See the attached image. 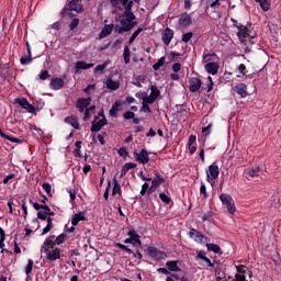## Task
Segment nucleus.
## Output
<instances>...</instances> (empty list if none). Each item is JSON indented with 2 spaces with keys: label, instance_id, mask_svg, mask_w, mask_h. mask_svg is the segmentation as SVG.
Instances as JSON below:
<instances>
[{
  "label": "nucleus",
  "instance_id": "obj_1",
  "mask_svg": "<svg viewBox=\"0 0 281 281\" xmlns=\"http://www.w3.org/2000/svg\"><path fill=\"white\" fill-rule=\"evenodd\" d=\"M41 252L46 254V258L47 260H50V262L60 260V248L56 247V244L54 243V236H49L45 239L41 247Z\"/></svg>",
  "mask_w": 281,
  "mask_h": 281
},
{
  "label": "nucleus",
  "instance_id": "obj_2",
  "mask_svg": "<svg viewBox=\"0 0 281 281\" xmlns=\"http://www.w3.org/2000/svg\"><path fill=\"white\" fill-rule=\"evenodd\" d=\"M136 25L137 22H135V14H133V11H127L121 20V26H115L114 32H117V34H124V32H131V30Z\"/></svg>",
  "mask_w": 281,
  "mask_h": 281
},
{
  "label": "nucleus",
  "instance_id": "obj_3",
  "mask_svg": "<svg viewBox=\"0 0 281 281\" xmlns=\"http://www.w3.org/2000/svg\"><path fill=\"white\" fill-rule=\"evenodd\" d=\"M237 36L241 43H245L247 38H256V31L251 29V25L245 26L239 24V26H237Z\"/></svg>",
  "mask_w": 281,
  "mask_h": 281
},
{
  "label": "nucleus",
  "instance_id": "obj_4",
  "mask_svg": "<svg viewBox=\"0 0 281 281\" xmlns=\"http://www.w3.org/2000/svg\"><path fill=\"white\" fill-rule=\"evenodd\" d=\"M218 175H221V169L218 168V165H216V162H213L211 166H209V169L206 170V179L209 183H214V181L218 179Z\"/></svg>",
  "mask_w": 281,
  "mask_h": 281
},
{
  "label": "nucleus",
  "instance_id": "obj_5",
  "mask_svg": "<svg viewBox=\"0 0 281 281\" xmlns=\"http://www.w3.org/2000/svg\"><path fill=\"white\" fill-rule=\"evenodd\" d=\"M89 104H91V98H81L77 101V109H79L80 113H85V121L89 120V109H87Z\"/></svg>",
  "mask_w": 281,
  "mask_h": 281
},
{
  "label": "nucleus",
  "instance_id": "obj_6",
  "mask_svg": "<svg viewBox=\"0 0 281 281\" xmlns=\"http://www.w3.org/2000/svg\"><path fill=\"white\" fill-rule=\"evenodd\" d=\"M147 255L151 260H165V258H168V255H166L165 251H161L153 246L147 247Z\"/></svg>",
  "mask_w": 281,
  "mask_h": 281
},
{
  "label": "nucleus",
  "instance_id": "obj_7",
  "mask_svg": "<svg viewBox=\"0 0 281 281\" xmlns=\"http://www.w3.org/2000/svg\"><path fill=\"white\" fill-rule=\"evenodd\" d=\"M103 126H106V117H104V115H100L92 122L91 132L99 133V131H102Z\"/></svg>",
  "mask_w": 281,
  "mask_h": 281
},
{
  "label": "nucleus",
  "instance_id": "obj_8",
  "mask_svg": "<svg viewBox=\"0 0 281 281\" xmlns=\"http://www.w3.org/2000/svg\"><path fill=\"white\" fill-rule=\"evenodd\" d=\"M237 273L232 281H247L246 274L251 276L246 266H236Z\"/></svg>",
  "mask_w": 281,
  "mask_h": 281
},
{
  "label": "nucleus",
  "instance_id": "obj_9",
  "mask_svg": "<svg viewBox=\"0 0 281 281\" xmlns=\"http://www.w3.org/2000/svg\"><path fill=\"white\" fill-rule=\"evenodd\" d=\"M203 82L201 81L200 78L192 77L189 79V90L191 93H196V91H201Z\"/></svg>",
  "mask_w": 281,
  "mask_h": 281
},
{
  "label": "nucleus",
  "instance_id": "obj_10",
  "mask_svg": "<svg viewBox=\"0 0 281 281\" xmlns=\"http://www.w3.org/2000/svg\"><path fill=\"white\" fill-rule=\"evenodd\" d=\"M190 238H193L195 243H199L200 245H203L205 243V235L201 233V231H198L195 228H191L189 232Z\"/></svg>",
  "mask_w": 281,
  "mask_h": 281
},
{
  "label": "nucleus",
  "instance_id": "obj_11",
  "mask_svg": "<svg viewBox=\"0 0 281 281\" xmlns=\"http://www.w3.org/2000/svg\"><path fill=\"white\" fill-rule=\"evenodd\" d=\"M134 158L138 164H148V161H150L148 150L146 149H142L140 153L134 151Z\"/></svg>",
  "mask_w": 281,
  "mask_h": 281
},
{
  "label": "nucleus",
  "instance_id": "obj_12",
  "mask_svg": "<svg viewBox=\"0 0 281 281\" xmlns=\"http://www.w3.org/2000/svg\"><path fill=\"white\" fill-rule=\"evenodd\" d=\"M15 103L20 104L22 109H25L27 113H34V105L30 104V101L25 98H18L15 99Z\"/></svg>",
  "mask_w": 281,
  "mask_h": 281
},
{
  "label": "nucleus",
  "instance_id": "obj_13",
  "mask_svg": "<svg viewBox=\"0 0 281 281\" xmlns=\"http://www.w3.org/2000/svg\"><path fill=\"white\" fill-rule=\"evenodd\" d=\"M195 260H201L200 265L202 267H214V263H212V260L205 256L204 251H199Z\"/></svg>",
  "mask_w": 281,
  "mask_h": 281
},
{
  "label": "nucleus",
  "instance_id": "obj_14",
  "mask_svg": "<svg viewBox=\"0 0 281 281\" xmlns=\"http://www.w3.org/2000/svg\"><path fill=\"white\" fill-rule=\"evenodd\" d=\"M172 38H175V31L167 27L162 33V42L165 43V45H170Z\"/></svg>",
  "mask_w": 281,
  "mask_h": 281
},
{
  "label": "nucleus",
  "instance_id": "obj_15",
  "mask_svg": "<svg viewBox=\"0 0 281 281\" xmlns=\"http://www.w3.org/2000/svg\"><path fill=\"white\" fill-rule=\"evenodd\" d=\"M179 25H181V27H190V25H192V16L188 13H182L179 19Z\"/></svg>",
  "mask_w": 281,
  "mask_h": 281
},
{
  "label": "nucleus",
  "instance_id": "obj_16",
  "mask_svg": "<svg viewBox=\"0 0 281 281\" xmlns=\"http://www.w3.org/2000/svg\"><path fill=\"white\" fill-rule=\"evenodd\" d=\"M234 91H236L240 98H247V95H249V92H247V85L245 83H237L234 87Z\"/></svg>",
  "mask_w": 281,
  "mask_h": 281
},
{
  "label": "nucleus",
  "instance_id": "obj_17",
  "mask_svg": "<svg viewBox=\"0 0 281 281\" xmlns=\"http://www.w3.org/2000/svg\"><path fill=\"white\" fill-rule=\"evenodd\" d=\"M93 64H88L87 61L79 60L75 64V71L76 74H80L82 70L91 69Z\"/></svg>",
  "mask_w": 281,
  "mask_h": 281
},
{
  "label": "nucleus",
  "instance_id": "obj_18",
  "mask_svg": "<svg viewBox=\"0 0 281 281\" xmlns=\"http://www.w3.org/2000/svg\"><path fill=\"white\" fill-rule=\"evenodd\" d=\"M63 87H65V80L60 78H53L50 80V89H53L54 91H60Z\"/></svg>",
  "mask_w": 281,
  "mask_h": 281
},
{
  "label": "nucleus",
  "instance_id": "obj_19",
  "mask_svg": "<svg viewBox=\"0 0 281 281\" xmlns=\"http://www.w3.org/2000/svg\"><path fill=\"white\" fill-rule=\"evenodd\" d=\"M204 69L205 71H207V74H211L212 76H216V74H218V64L214 61H210L205 64Z\"/></svg>",
  "mask_w": 281,
  "mask_h": 281
},
{
  "label": "nucleus",
  "instance_id": "obj_20",
  "mask_svg": "<svg viewBox=\"0 0 281 281\" xmlns=\"http://www.w3.org/2000/svg\"><path fill=\"white\" fill-rule=\"evenodd\" d=\"M68 8L72 12H82V0H71Z\"/></svg>",
  "mask_w": 281,
  "mask_h": 281
},
{
  "label": "nucleus",
  "instance_id": "obj_21",
  "mask_svg": "<svg viewBox=\"0 0 281 281\" xmlns=\"http://www.w3.org/2000/svg\"><path fill=\"white\" fill-rule=\"evenodd\" d=\"M105 85L111 91H117V89H120V81L113 80L111 77L106 79Z\"/></svg>",
  "mask_w": 281,
  "mask_h": 281
},
{
  "label": "nucleus",
  "instance_id": "obj_22",
  "mask_svg": "<svg viewBox=\"0 0 281 281\" xmlns=\"http://www.w3.org/2000/svg\"><path fill=\"white\" fill-rule=\"evenodd\" d=\"M114 27L115 25L113 24H105L100 32V38H106V36H109L113 32Z\"/></svg>",
  "mask_w": 281,
  "mask_h": 281
},
{
  "label": "nucleus",
  "instance_id": "obj_23",
  "mask_svg": "<svg viewBox=\"0 0 281 281\" xmlns=\"http://www.w3.org/2000/svg\"><path fill=\"white\" fill-rule=\"evenodd\" d=\"M80 221H87V217H85V212H79L71 217V225L76 227L80 223Z\"/></svg>",
  "mask_w": 281,
  "mask_h": 281
},
{
  "label": "nucleus",
  "instance_id": "obj_24",
  "mask_svg": "<svg viewBox=\"0 0 281 281\" xmlns=\"http://www.w3.org/2000/svg\"><path fill=\"white\" fill-rule=\"evenodd\" d=\"M207 251H213V254H218L220 256H223V250L221 249L220 245L216 244H206Z\"/></svg>",
  "mask_w": 281,
  "mask_h": 281
},
{
  "label": "nucleus",
  "instance_id": "obj_25",
  "mask_svg": "<svg viewBox=\"0 0 281 281\" xmlns=\"http://www.w3.org/2000/svg\"><path fill=\"white\" fill-rule=\"evenodd\" d=\"M65 122L67 124H70V126H72V128H76V131H80V123H78V119L69 116L65 119Z\"/></svg>",
  "mask_w": 281,
  "mask_h": 281
},
{
  "label": "nucleus",
  "instance_id": "obj_26",
  "mask_svg": "<svg viewBox=\"0 0 281 281\" xmlns=\"http://www.w3.org/2000/svg\"><path fill=\"white\" fill-rule=\"evenodd\" d=\"M111 65V60H105L103 64L95 66L93 74H104V69H106Z\"/></svg>",
  "mask_w": 281,
  "mask_h": 281
},
{
  "label": "nucleus",
  "instance_id": "obj_27",
  "mask_svg": "<svg viewBox=\"0 0 281 281\" xmlns=\"http://www.w3.org/2000/svg\"><path fill=\"white\" fill-rule=\"evenodd\" d=\"M255 1L259 3L263 12H269V10H271V0H255Z\"/></svg>",
  "mask_w": 281,
  "mask_h": 281
},
{
  "label": "nucleus",
  "instance_id": "obj_28",
  "mask_svg": "<svg viewBox=\"0 0 281 281\" xmlns=\"http://www.w3.org/2000/svg\"><path fill=\"white\" fill-rule=\"evenodd\" d=\"M127 236H130L132 241L137 243V245L142 246V240H139V234H137L135 229H130Z\"/></svg>",
  "mask_w": 281,
  "mask_h": 281
},
{
  "label": "nucleus",
  "instance_id": "obj_29",
  "mask_svg": "<svg viewBox=\"0 0 281 281\" xmlns=\"http://www.w3.org/2000/svg\"><path fill=\"white\" fill-rule=\"evenodd\" d=\"M133 168H137V164L126 162L121 170V177L126 176V172H128V170H133Z\"/></svg>",
  "mask_w": 281,
  "mask_h": 281
},
{
  "label": "nucleus",
  "instance_id": "obj_30",
  "mask_svg": "<svg viewBox=\"0 0 281 281\" xmlns=\"http://www.w3.org/2000/svg\"><path fill=\"white\" fill-rule=\"evenodd\" d=\"M178 262L179 261H167L166 267L168 271H175V272L181 271V268H179Z\"/></svg>",
  "mask_w": 281,
  "mask_h": 281
},
{
  "label": "nucleus",
  "instance_id": "obj_31",
  "mask_svg": "<svg viewBox=\"0 0 281 281\" xmlns=\"http://www.w3.org/2000/svg\"><path fill=\"white\" fill-rule=\"evenodd\" d=\"M260 172V167H256L255 169H249L245 171L246 179H254V177H258Z\"/></svg>",
  "mask_w": 281,
  "mask_h": 281
},
{
  "label": "nucleus",
  "instance_id": "obj_32",
  "mask_svg": "<svg viewBox=\"0 0 281 281\" xmlns=\"http://www.w3.org/2000/svg\"><path fill=\"white\" fill-rule=\"evenodd\" d=\"M220 201L223 203V205H228L234 201V199H232V195L227 193H222L220 195Z\"/></svg>",
  "mask_w": 281,
  "mask_h": 281
},
{
  "label": "nucleus",
  "instance_id": "obj_33",
  "mask_svg": "<svg viewBox=\"0 0 281 281\" xmlns=\"http://www.w3.org/2000/svg\"><path fill=\"white\" fill-rule=\"evenodd\" d=\"M114 187L112 190V195L115 196V194H119V196H122V186H120V182H117V179L114 178Z\"/></svg>",
  "mask_w": 281,
  "mask_h": 281
},
{
  "label": "nucleus",
  "instance_id": "obj_34",
  "mask_svg": "<svg viewBox=\"0 0 281 281\" xmlns=\"http://www.w3.org/2000/svg\"><path fill=\"white\" fill-rule=\"evenodd\" d=\"M121 106L122 104H120V102L116 101L110 109V115H112V117H117V113H120Z\"/></svg>",
  "mask_w": 281,
  "mask_h": 281
},
{
  "label": "nucleus",
  "instance_id": "obj_35",
  "mask_svg": "<svg viewBox=\"0 0 281 281\" xmlns=\"http://www.w3.org/2000/svg\"><path fill=\"white\" fill-rule=\"evenodd\" d=\"M120 3L125 9L124 13H128V11L132 12L131 11V10H133V1L132 0H121Z\"/></svg>",
  "mask_w": 281,
  "mask_h": 281
},
{
  "label": "nucleus",
  "instance_id": "obj_36",
  "mask_svg": "<svg viewBox=\"0 0 281 281\" xmlns=\"http://www.w3.org/2000/svg\"><path fill=\"white\" fill-rule=\"evenodd\" d=\"M142 100L144 104H153L156 101L150 94L148 95L146 92L142 93Z\"/></svg>",
  "mask_w": 281,
  "mask_h": 281
},
{
  "label": "nucleus",
  "instance_id": "obj_37",
  "mask_svg": "<svg viewBox=\"0 0 281 281\" xmlns=\"http://www.w3.org/2000/svg\"><path fill=\"white\" fill-rule=\"evenodd\" d=\"M54 220L52 217L47 218V225L42 232V236H45V234H49L52 232V227H54Z\"/></svg>",
  "mask_w": 281,
  "mask_h": 281
},
{
  "label": "nucleus",
  "instance_id": "obj_38",
  "mask_svg": "<svg viewBox=\"0 0 281 281\" xmlns=\"http://www.w3.org/2000/svg\"><path fill=\"white\" fill-rule=\"evenodd\" d=\"M123 58H124L125 65H128V63H131V48H128V46L124 47Z\"/></svg>",
  "mask_w": 281,
  "mask_h": 281
},
{
  "label": "nucleus",
  "instance_id": "obj_39",
  "mask_svg": "<svg viewBox=\"0 0 281 281\" xmlns=\"http://www.w3.org/2000/svg\"><path fill=\"white\" fill-rule=\"evenodd\" d=\"M142 32H144V29L143 27H138L133 34L132 36L130 37V45H133V43H135V38H137L139 36V34H142Z\"/></svg>",
  "mask_w": 281,
  "mask_h": 281
},
{
  "label": "nucleus",
  "instance_id": "obj_40",
  "mask_svg": "<svg viewBox=\"0 0 281 281\" xmlns=\"http://www.w3.org/2000/svg\"><path fill=\"white\" fill-rule=\"evenodd\" d=\"M164 178L159 175H156V177L153 179V188H158V186H161L164 183Z\"/></svg>",
  "mask_w": 281,
  "mask_h": 281
},
{
  "label": "nucleus",
  "instance_id": "obj_41",
  "mask_svg": "<svg viewBox=\"0 0 281 281\" xmlns=\"http://www.w3.org/2000/svg\"><path fill=\"white\" fill-rule=\"evenodd\" d=\"M154 100H157V98H159V95H161V92L159 91V89L155 88V86H151L150 89V94H149Z\"/></svg>",
  "mask_w": 281,
  "mask_h": 281
},
{
  "label": "nucleus",
  "instance_id": "obj_42",
  "mask_svg": "<svg viewBox=\"0 0 281 281\" xmlns=\"http://www.w3.org/2000/svg\"><path fill=\"white\" fill-rule=\"evenodd\" d=\"M67 238V235L60 234L59 236H54V243L55 245H63L65 243V239Z\"/></svg>",
  "mask_w": 281,
  "mask_h": 281
},
{
  "label": "nucleus",
  "instance_id": "obj_43",
  "mask_svg": "<svg viewBox=\"0 0 281 281\" xmlns=\"http://www.w3.org/2000/svg\"><path fill=\"white\" fill-rule=\"evenodd\" d=\"M165 63L166 57H161L156 64H154L153 69H155V71L159 70L161 67H164Z\"/></svg>",
  "mask_w": 281,
  "mask_h": 281
},
{
  "label": "nucleus",
  "instance_id": "obj_44",
  "mask_svg": "<svg viewBox=\"0 0 281 281\" xmlns=\"http://www.w3.org/2000/svg\"><path fill=\"white\" fill-rule=\"evenodd\" d=\"M76 149L74 150L75 157H80V148H82V142L77 140L75 143Z\"/></svg>",
  "mask_w": 281,
  "mask_h": 281
},
{
  "label": "nucleus",
  "instance_id": "obj_45",
  "mask_svg": "<svg viewBox=\"0 0 281 281\" xmlns=\"http://www.w3.org/2000/svg\"><path fill=\"white\" fill-rule=\"evenodd\" d=\"M34 267V260L29 259L27 260V265L25 267V273L26 276H30V273H32V268Z\"/></svg>",
  "mask_w": 281,
  "mask_h": 281
},
{
  "label": "nucleus",
  "instance_id": "obj_46",
  "mask_svg": "<svg viewBox=\"0 0 281 281\" xmlns=\"http://www.w3.org/2000/svg\"><path fill=\"white\" fill-rule=\"evenodd\" d=\"M192 36H194V33L188 32L182 35V42L183 43H190Z\"/></svg>",
  "mask_w": 281,
  "mask_h": 281
},
{
  "label": "nucleus",
  "instance_id": "obj_47",
  "mask_svg": "<svg viewBox=\"0 0 281 281\" xmlns=\"http://www.w3.org/2000/svg\"><path fill=\"white\" fill-rule=\"evenodd\" d=\"M212 216H214V213L212 211H207L202 215V221L205 223V221H212Z\"/></svg>",
  "mask_w": 281,
  "mask_h": 281
},
{
  "label": "nucleus",
  "instance_id": "obj_48",
  "mask_svg": "<svg viewBox=\"0 0 281 281\" xmlns=\"http://www.w3.org/2000/svg\"><path fill=\"white\" fill-rule=\"evenodd\" d=\"M21 65H30L32 63V56H23L20 59Z\"/></svg>",
  "mask_w": 281,
  "mask_h": 281
},
{
  "label": "nucleus",
  "instance_id": "obj_49",
  "mask_svg": "<svg viewBox=\"0 0 281 281\" xmlns=\"http://www.w3.org/2000/svg\"><path fill=\"white\" fill-rule=\"evenodd\" d=\"M237 71H239V74H241V76H247V66H245V64H240L237 67Z\"/></svg>",
  "mask_w": 281,
  "mask_h": 281
},
{
  "label": "nucleus",
  "instance_id": "obj_50",
  "mask_svg": "<svg viewBox=\"0 0 281 281\" xmlns=\"http://www.w3.org/2000/svg\"><path fill=\"white\" fill-rule=\"evenodd\" d=\"M226 207L229 214H234L236 212V204H234V201L231 202L229 204H226Z\"/></svg>",
  "mask_w": 281,
  "mask_h": 281
},
{
  "label": "nucleus",
  "instance_id": "obj_51",
  "mask_svg": "<svg viewBox=\"0 0 281 281\" xmlns=\"http://www.w3.org/2000/svg\"><path fill=\"white\" fill-rule=\"evenodd\" d=\"M80 24V20L78 19H72L69 25L70 30H76V27H78V25Z\"/></svg>",
  "mask_w": 281,
  "mask_h": 281
},
{
  "label": "nucleus",
  "instance_id": "obj_52",
  "mask_svg": "<svg viewBox=\"0 0 281 281\" xmlns=\"http://www.w3.org/2000/svg\"><path fill=\"white\" fill-rule=\"evenodd\" d=\"M159 199L162 201V203H170V196H168L166 193H160Z\"/></svg>",
  "mask_w": 281,
  "mask_h": 281
},
{
  "label": "nucleus",
  "instance_id": "obj_53",
  "mask_svg": "<svg viewBox=\"0 0 281 281\" xmlns=\"http://www.w3.org/2000/svg\"><path fill=\"white\" fill-rule=\"evenodd\" d=\"M200 193L204 195V199H207V188L205 187V183H201Z\"/></svg>",
  "mask_w": 281,
  "mask_h": 281
},
{
  "label": "nucleus",
  "instance_id": "obj_54",
  "mask_svg": "<svg viewBox=\"0 0 281 281\" xmlns=\"http://www.w3.org/2000/svg\"><path fill=\"white\" fill-rule=\"evenodd\" d=\"M42 188H43V190L46 192V194H52V184H49V183H44L43 186H42Z\"/></svg>",
  "mask_w": 281,
  "mask_h": 281
},
{
  "label": "nucleus",
  "instance_id": "obj_55",
  "mask_svg": "<svg viewBox=\"0 0 281 281\" xmlns=\"http://www.w3.org/2000/svg\"><path fill=\"white\" fill-rule=\"evenodd\" d=\"M123 117L125 120H133L135 117V113L132 112V111H127V112L124 113Z\"/></svg>",
  "mask_w": 281,
  "mask_h": 281
},
{
  "label": "nucleus",
  "instance_id": "obj_56",
  "mask_svg": "<svg viewBox=\"0 0 281 281\" xmlns=\"http://www.w3.org/2000/svg\"><path fill=\"white\" fill-rule=\"evenodd\" d=\"M117 248L122 249L123 251H126L127 254H133V250L123 244H117Z\"/></svg>",
  "mask_w": 281,
  "mask_h": 281
},
{
  "label": "nucleus",
  "instance_id": "obj_57",
  "mask_svg": "<svg viewBox=\"0 0 281 281\" xmlns=\"http://www.w3.org/2000/svg\"><path fill=\"white\" fill-rule=\"evenodd\" d=\"M120 157H128V151L126 150V147H121L119 149Z\"/></svg>",
  "mask_w": 281,
  "mask_h": 281
},
{
  "label": "nucleus",
  "instance_id": "obj_58",
  "mask_svg": "<svg viewBox=\"0 0 281 281\" xmlns=\"http://www.w3.org/2000/svg\"><path fill=\"white\" fill-rule=\"evenodd\" d=\"M69 193V198H70V203H74V201H76V190L70 189L68 190Z\"/></svg>",
  "mask_w": 281,
  "mask_h": 281
},
{
  "label": "nucleus",
  "instance_id": "obj_59",
  "mask_svg": "<svg viewBox=\"0 0 281 281\" xmlns=\"http://www.w3.org/2000/svg\"><path fill=\"white\" fill-rule=\"evenodd\" d=\"M37 218H40L41 221H47L49 217H47V213H44L43 211H40L37 213Z\"/></svg>",
  "mask_w": 281,
  "mask_h": 281
},
{
  "label": "nucleus",
  "instance_id": "obj_60",
  "mask_svg": "<svg viewBox=\"0 0 281 281\" xmlns=\"http://www.w3.org/2000/svg\"><path fill=\"white\" fill-rule=\"evenodd\" d=\"M49 78V71L44 70L40 74V80H47Z\"/></svg>",
  "mask_w": 281,
  "mask_h": 281
},
{
  "label": "nucleus",
  "instance_id": "obj_61",
  "mask_svg": "<svg viewBox=\"0 0 281 281\" xmlns=\"http://www.w3.org/2000/svg\"><path fill=\"white\" fill-rule=\"evenodd\" d=\"M172 71H173L175 74H179V71H181V64L175 63V64L172 65Z\"/></svg>",
  "mask_w": 281,
  "mask_h": 281
},
{
  "label": "nucleus",
  "instance_id": "obj_62",
  "mask_svg": "<svg viewBox=\"0 0 281 281\" xmlns=\"http://www.w3.org/2000/svg\"><path fill=\"white\" fill-rule=\"evenodd\" d=\"M196 144V136L190 135L188 140V146H194Z\"/></svg>",
  "mask_w": 281,
  "mask_h": 281
},
{
  "label": "nucleus",
  "instance_id": "obj_63",
  "mask_svg": "<svg viewBox=\"0 0 281 281\" xmlns=\"http://www.w3.org/2000/svg\"><path fill=\"white\" fill-rule=\"evenodd\" d=\"M140 111H143L144 113H153V111L150 110V106H148L147 103H143Z\"/></svg>",
  "mask_w": 281,
  "mask_h": 281
},
{
  "label": "nucleus",
  "instance_id": "obj_64",
  "mask_svg": "<svg viewBox=\"0 0 281 281\" xmlns=\"http://www.w3.org/2000/svg\"><path fill=\"white\" fill-rule=\"evenodd\" d=\"M211 132H212V124H209L206 127L202 128V133H204V135H210Z\"/></svg>",
  "mask_w": 281,
  "mask_h": 281
}]
</instances>
